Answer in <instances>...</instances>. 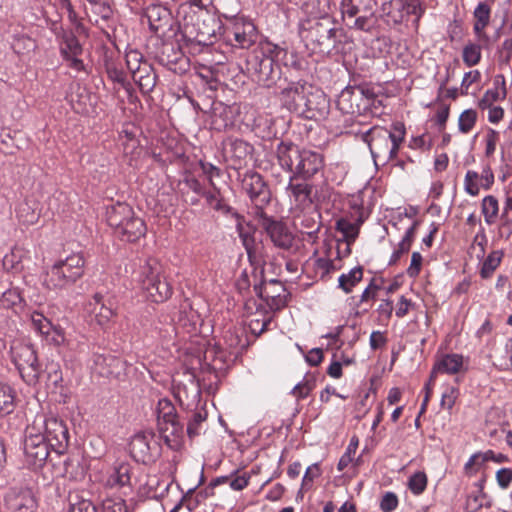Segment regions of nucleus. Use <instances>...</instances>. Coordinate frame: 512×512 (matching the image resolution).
Returning a JSON list of instances; mask_svg holds the SVG:
<instances>
[{"mask_svg": "<svg viewBox=\"0 0 512 512\" xmlns=\"http://www.w3.org/2000/svg\"><path fill=\"white\" fill-rule=\"evenodd\" d=\"M349 133L359 134L360 138L368 144L376 165L379 162L385 165L396 157L404 140L405 128L403 124L397 123L394 125V132L383 127L374 126L364 132L352 129Z\"/></svg>", "mask_w": 512, "mask_h": 512, "instance_id": "nucleus-1", "label": "nucleus"}, {"mask_svg": "<svg viewBox=\"0 0 512 512\" xmlns=\"http://www.w3.org/2000/svg\"><path fill=\"white\" fill-rule=\"evenodd\" d=\"M137 282L144 297L153 303H164L171 298L173 288L156 259H147L140 266Z\"/></svg>", "mask_w": 512, "mask_h": 512, "instance_id": "nucleus-2", "label": "nucleus"}, {"mask_svg": "<svg viewBox=\"0 0 512 512\" xmlns=\"http://www.w3.org/2000/svg\"><path fill=\"white\" fill-rule=\"evenodd\" d=\"M85 259L80 253H73L49 267L43 278V285L50 290H61L73 285L84 274Z\"/></svg>", "mask_w": 512, "mask_h": 512, "instance_id": "nucleus-3", "label": "nucleus"}, {"mask_svg": "<svg viewBox=\"0 0 512 512\" xmlns=\"http://www.w3.org/2000/svg\"><path fill=\"white\" fill-rule=\"evenodd\" d=\"M338 29L328 16L308 20L303 24L300 35L307 47L314 52H329L335 46Z\"/></svg>", "mask_w": 512, "mask_h": 512, "instance_id": "nucleus-4", "label": "nucleus"}, {"mask_svg": "<svg viewBox=\"0 0 512 512\" xmlns=\"http://www.w3.org/2000/svg\"><path fill=\"white\" fill-rule=\"evenodd\" d=\"M375 7V0H342L341 13L343 19L353 20L351 28L374 33L378 27Z\"/></svg>", "mask_w": 512, "mask_h": 512, "instance_id": "nucleus-5", "label": "nucleus"}, {"mask_svg": "<svg viewBox=\"0 0 512 512\" xmlns=\"http://www.w3.org/2000/svg\"><path fill=\"white\" fill-rule=\"evenodd\" d=\"M39 434H43L50 447L62 453L69 441L68 428L63 420L56 416L38 414L30 424Z\"/></svg>", "mask_w": 512, "mask_h": 512, "instance_id": "nucleus-6", "label": "nucleus"}, {"mask_svg": "<svg viewBox=\"0 0 512 512\" xmlns=\"http://www.w3.org/2000/svg\"><path fill=\"white\" fill-rule=\"evenodd\" d=\"M11 358L27 384L32 385L38 381L41 367L32 344L14 341L11 346Z\"/></svg>", "mask_w": 512, "mask_h": 512, "instance_id": "nucleus-7", "label": "nucleus"}, {"mask_svg": "<svg viewBox=\"0 0 512 512\" xmlns=\"http://www.w3.org/2000/svg\"><path fill=\"white\" fill-rule=\"evenodd\" d=\"M248 73L258 84L271 87L281 78V68L271 58L252 53L246 61Z\"/></svg>", "mask_w": 512, "mask_h": 512, "instance_id": "nucleus-8", "label": "nucleus"}, {"mask_svg": "<svg viewBox=\"0 0 512 512\" xmlns=\"http://www.w3.org/2000/svg\"><path fill=\"white\" fill-rule=\"evenodd\" d=\"M368 91L360 86H347L339 94L336 106L344 115L352 117L362 115L371 105Z\"/></svg>", "mask_w": 512, "mask_h": 512, "instance_id": "nucleus-9", "label": "nucleus"}, {"mask_svg": "<svg viewBox=\"0 0 512 512\" xmlns=\"http://www.w3.org/2000/svg\"><path fill=\"white\" fill-rule=\"evenodd\" d=\"M130 453L135 461L143 464L154 462L161 454L159 441L153 431L136 433L130 441Z\"/></svg>", "mask_w": 512, "mask_h": 512, "instance_id": "nucleus-10", "label": "nucleus"}, {"mask_svg": "<svg viewBox=\"0 0 512 512\" xmlns=\"http://www.w3.org/2000/svg\"><path fill=\"white\" fill-rule=\"evenodd\" d=\"M242 187L255 205L256 215H263V207L271 199L270 190L263 177L255 171H247L242 179Z\"/></svg>", "mask_w": 512, "mask_h": 512, "instance_id": "nucleus-11", "label": "nucleus"}, {"mask_svg": "<svg viewBox=\"0 0 512 512\" xmlns=\"http://www.w3.org/2000/svg\"><path fill=\"white\" fill-rule=\"evenodd\" d=\"M49 447L50 445L45 440L44 435L39 434L34 427L28 425L24 441L27 464L33 467L42 466L49 455Z\"/></svg>", "mask_w": 512, "mask_h": 512, "instance_id": "nucleus-12", "label": "nucleus"}, {"mask_svg": "<svg viewBox=\"0 0 512 512\" xmlns=\"http://www.w3.org/2000/svg\"><path fill=\"white\" fill-rule=\"evenodd\" d=\"M191 20V23H186L184 26L185 35L198 44H211L213 38L216 37L217 28H219L217 20L209 15L205 17L198 15L195 18L192 17Z\"/></svg>", "mask_w": 512, "mask_h": 512, "instance_id": "nucleus-13", "label": "nucleus"}, {"mask_svg": "<svg viewBox=\"0 0 512 512\" xmlns=\"http://www.w3.org/2000/svg\"><path fill=\"white\" fill-rule=\"evenodd\" d=\"M312 87L304 80L290 82L280 91L279 99L286 109L299 114Z\"/></svg>", "mask_w": 512, "mask_h": 512, "instance_id": "nucleus-14", "label": "nucleus"}, {"mask_svg": "<svg viewBox=\"0 0 512 512\" xmlns=\"http://www.w3.org/2000/svg\"><path fill=\"white\" fill-rule=\"evenodd\" d=\"M259 217L262 219V228L274 246L282 250H290L294 244V235L288 226L282 221L266 216L265 213L259 215Z\"/></svg>", "mask_w": 512, "mask_h": 512, "instance_id": "nucleus-15", "label": "nucleus"}, {"mask_svg": "<svg viewBox=\"0 0 512 512\" xmlns=\"http://www.w3.org/2000/svg\"><path fill=\"white\" fill-rule=\"evenodd\" d=\"M254 289L257 295L274 311L281 310L287 305L289 293L278 280L264 281Z\"/></svg>", "mask_w": 512, "mask_h": 512, "instance_id": "nucleus-16", "label": "nucleus"}, {"mask_svg": "<svg viewBox=\"0 0 512 512\" xmlns=\"http://www.w3.org/2000/svg\"><path fill=\"white\" fill-rule=\"evenodd\" d=\"M330 101L325 93L315 87L309 92L302 110L298 115L310 120H322L328 115Z\"/></svg>", "mask_w": 512, "mask_h": 512, "instance_id": "nucleus-17", "label": "nucleus"}, {"mask_svg": "<svg viewBox=\"0 0 512 512\" xmlns=\"http://www.w3.org/2000/svg\"><path fill=\"white\" fill-rule=\"evenodd\" d=\"M88 312L91 323L107 328L112 319L116 316V310L110 299H105L101 294L96 293L88 304Z\"/></svg>", "mask_w": 512, "mask_h": 512, "instance_id": "nucleus-18", "label": "nucleus"}, {"mask_svg": "<svg viewBox=\"0 0 512 512\" xmlns=\"http://www.w3.org/2000/svg\"><path fill=\"white\" fill-rule=\"evenodd\" d=\"M227 37L229 41L235 42L234 46L249 48L257 40V29L251 21L238 18L227 29Z\"/></svg>", "mask_w": 512, "mask_h": 512, "instance_id": "nucleus-19", "label": "nucleus"}, {"mask_svg": "<svg viewBox=\"0 0 512 512\" xmlns=\"http://www.w3.org/2000/svg\"><path fill=\"white\" fill-rule=\"evenodd\" d=\"M240 114V106L236 103L226 105L222 102H216L212 106L211 127L216 131H226L232 128Z\"/></svg>", "mask_w": 512, "mask_h": 512, "instance_id": "nucleus-20", "label": "nucleus"}, {"mask_svg": "<svg viewBox=\"0 0 512 512\" xmlns=\"http://www.w3.org/2000/svg\"><path fill=\"white\" fill-rule=\"evenodd\" d=\"M92 369L106 378H119L125 370V362L112 354H94Z\"/></svg>", "mask_w": 512, "mask_h": 512, "instance_id": "nucleus-21", "label": "nucleus"}, {"mask_svg": "<svg viewBox=\"0 0 512 512\" xmlns=\"http://www.w3.org/2000/svg\"><path fill=\"white\" fill-rule=\"evenodd\" d=\"M300 176L291 175L286 192L297 207L306 208L313 203L314 186L306 181H300Z\"/></svg>", "mask_w": 512, "mask_h": 512, "instance_id": "nucleus-22", "label": "nucleus"}, {"mask_svg": "<svg viewBox=\"0 0 512 512\" xmlns=\"http://www.w3.org/2000/svg\"><path fill=\"white\" fill-rule=\"evenodd\" d=\"M6 505L10 512H35L36 499L30 489H13L6 498Z\"/></svg>", "mask_w": 512, "mask_h": 512, "instance_id": "nucleus-23", "label": "nucleus"}, {"mask_svg": "<svg viewBox=\"0 0 512 512\" xmlns=\"http://www.w3.org/2000/svg\"><path fill=\"white\" fill-rule=\"evenodd\" d=\"M301 149L292 142H280L277 146L276 155L279 165L286 171L297 175V165L300 160Z\"/></svg>", "mask_w": 512, "mask_h": 512, "instance_id": "nucleus-24", "label": "nucleus"}, {"mask_svg": "<svg viewBox=\"0 0 512 512\" xmlns=\"http://www.w3.org/2000/svg\"><path fill=\"white\" fill-rule=\"evenodd\" d=\"M323 156L315 151L301 149L300 160L297 165V175L307 179L314 176L323 168Z\"/></svg>", "mask_w": 512, "mask_h": 512, "instance_id": "nucleus-25", "label": "nucleus"}, {"mask_svg": "<svg viewBox=\"0 0 512 512\" xmlns=\"http://www.w3.org/2000/svg\"><path fill=\"white\" fill-rule=\"evenodd\" d=\"M410 12L411 6L405 0H389L382 4V17L388 24L402 23Z\"/></svg>", "mask_w": 512, "mask_h": 512, "instance_id": "nucleus-26", "label": "nucleus"}, {"mask_svg": "<svg viewBox=\"0 0 512 512\" xmlns=\"http://www.w3.org/2000/svg\"><path fill=\"white\" fill-rule=\"evenodd\" d=\"M40 215V203L33 195L27 196L16 209V216L23 225L36 224Z\"/></svg>", "mask_w": 512, "mask_h": 512, "instance_id": "nucleus-27", "label": "nucleus"}, {"mask_svg": "<svg viewBox=\"0 0 512 512\" xmlns=\"http://www.w3.org/2000/svg\"><path fill=\"white\" fill-rule=\"evenodd\" d=\"M146 225L144 221L136 216L132 215L131 219L125 221L123 225L115 232V235L122 241L135 242L146 234Z\"/></svg>", "mask_w": 512, "mask_h": 512, "instance_id": "nucleus-28", "label": "nucleus"}, {"mask_svg": "<svg viewBox=\"0 0 512 512\" xmlns=\"http://www.w3.org/2000/svg\"><path fill=\"white\" fill-rule=\"evenodd\" d=\"M160 438L171 450H178L183 443V425L179 421L158 425Z\"/></svg>", "mask_w": 512, "mask_h": 512, "instance_id": "nucleus-29", "label": "nucleus"}, {"mask_svg": "<svg viewBox=\"0 0 512 512\" xmlns=\"http://www.w3.org/2000/svg\"><path fill=\"white\" fill-rule=\"evenodd\" d=\"M133 214L135 213L131 206L118 202L106 208V222L115 233L125 221L131 219Z\"/></svg>", "mask_w": 512, "mask_h": 512, "instance_id": "nucleus-30", "label": "nucleus"}, {"mask_svg": "<svg viewBox=\"0 0 512 512\" xmlns=\"http://www.w3.org/2000/svg\"><path fill=\"white\" fill-rule=\"evenodd\" d=\"M17 406V392L7 382L0 381V418L10 415Z\"/></svg>", "mask_w": 512, "mask_h": 512, "instance_id": "nucleus-31", "label": "nucleus"}, {"mask_svg": "<svg viewBox=\"0 0 512 512\" xmlns=\"http://www.w3.org/2000/svg\"><path fill=\"white\" fill-rule=\"evenodd\" d=\"M474 17V25L473 30L475 34L482 38L485 35V29L490 23V17H491V6L488 2H480L473 12Z\"/></svg>", "mask_w": 512, "mask_h": 512, "instance_id": "nucleus-32", "label": "nucleus"}, {"mask_svg": "<svg viewBox=\"0 0 512 512\" xmlns=\"http://www.w3.org/2000/svg\"><path fill=\"white\" fill-rule=\"evenodd\" d=\"M463 367V356L459 354L443 355L434 365L433 373L456 374Z\"/></svg>", "mask_w": 512, "mask_h": 512, "instance_id": "nucleus-33", "label": "nucleus"}, {"mask_svg": "<svg viewBox=\"0 0 512 512\" xmlns=\"http://www.w3.org/2000/svg\"><path fill=\"white\" fill-rule=\"evenodd\" d=\"M132 77L143 94L150 93L155 87L156 75L153 72L152 67L147 62H143L142 69L134 73Z\"/></svg>", "mask_w": 512, "mask_h": 512, "instance_id": "nucleus-34", "label": "nucleus"}, {"mask_svg": "<svg viewBox=\"0 0 512 512\" xmlns=\"http://www.w3.org/2000/svg\"><path fill=\"white\" fill-rule=\"evenodd\" d=\"M146 17L150 29L157 33L168 23L169 12L160 5H151L146 9Z\"/></svg>", "mask_w": 512, "mask_h": 512, "instance_id": "nucleus-35", "label": "nucleus"}, {"mask_svg": "<svg viewBox=\"0 0 512 512\" xmlns=\"http://www.w3.org/2000/svg\"><path fill=\"white\" fill-rule=\"evenodd\" d=\"M131 482V467L127 463H121L113 469L107 479V485L110 487H123L130 485Z\"/></svg>", "mask_w": 512, "mask_h": 512, "instance_id": "nucleus-36", "label": "nucleus"}, {"mask_svg": "<svg viewBox=\"0 0 512 512\" xmlns=\"http://www.w3.org/2000/svg\"><path fill=\"white\" fill-rule=\"evenodd\" d=\"M83 52V48L77 39V37L74 35L73 32H64L62 35V39L60 42V53L61 56H68V55H74V56H80Z\"/></svg>", "mask_w": 512, "mask_h": 512, "instance_id": "nucleus-37", "label": "nucleus"}, {"mask_svg": "<svg viewBox=\"0 0 512 512\" xmlns=\"http://www.w3.org/2000/svg\"><path fill=\"white\" fill-rule=\"evenodd\" d=\"M363 268L354 267L348 273H343L338 279L339 287L345 292L350 293L353 288L362 280Z\"/></svg>", "mask_w": 512, "mask_h": 512, "instance_id": "nucleus-38", "label": "nucleus"}, {"mask_svg": "<svg viewBox=\"0 0 512 512\" xmlns=\"http://www.w3.org/2000/svg\"><path fill=\"white\" fill-rule=\"evenodd\" d=\"M489 459H493V451L488 450L484 453L477 452L471 455L468 461L464 465V473L468 477L474 476L479 468Z\"/></svg>", "mask_w": 512, "mask_h": 512, "instance_id": "nucleus-39", "label": "nucleus"}, {"mask_svg": "<svg viewBox=\"0 0 512 512\" xmlns=\"http://www.w3.org/2000/svg\"><path fill=\"white\" fill-rule=\"evenodd\" d=\"M493 364L500 370L512 369V337L507 340L503 349L495 352Z\"/></svg>", "mask_w": 512, "mask_h": 512, "instance_id": "nucleus-40", "label": "nucleus"}, {"mask_svg": "<svg viewBox=\"0 0 512 512\" xmlns=\"http://www.w3.org/2000/svg\"><path fill=\"white\" fill-rule=\"evenodd\" d=\"M178 421L174 405L168 399H160L157 405V423L163 425L165 423Z\"/></svg>", "mask_w": 512, "mask_h": 512, "instance_id": "nucleus-41", "label": "nucleus"}, {"mask_svg": "<svg viewBox=\"0 0 512 512\" xmlns=\"http://www.w3.org/2000/svg\"><path fill=\"white\" fill-rule=\"evenodd\" d=\"M255 53L259 55H265L277 63V61L283 60V58L287 55V49L268 40H265L260 43V49L255 51Z\"/></svg>", "mask_w": 512, "mask_h": 512, "instance_id": "nucleus-42", "label": "nucleus"}, {"mask_svg": "<svg viewBox=\"0 0 512 512\" xmlns=\"http://www.w3.org/2000/svg\"><path fill=\"white\" fill-rule=\"evenodd\" d=\"M482 213L488 225H492L496 222L499 213V205L496 197L488 195L483 198Z\"/></svg>", "mask_w": 512, "mask_h": 512, "instance_id": "nucleus-43", "label": "nucleus"}, {"mask_svg": "<svg viewBox=\"0 0 512 512\" xmlns=\"http://www.w3.org/2000/svg\"><path fill=\"white\" fill-rule=\"evenodd\" d=\"M26 252L22 248L15 247L3 258V265L6 269L21 271L23 269V259Z\"/></svg>", "mask_w": 512, "mask_h": 512, "instance_id": "nucleus-44", "label": "nucleus"}, {"mask_svg": "<svg viewBox=\"0 0 512 512\" xmlns=\"http://www.w3.org/2000/svg\"><path fill=\"white\" fill-rule=\"evenodd\" d=\"M202 196L205 198L207 204L214 210L224 214L230 212L231 208L223 201L219 189L215 186L212 191H205Z\"/></svg>", "mask_w": 512, "mask_h": 512, "instance_id": "nucleus-45", "label": "nucleus"}, {"mask_svg": "<svg viewBox=\"0 0 512 512\" xmlns=\"http://www.w3.org/2000/svg\"><path fill=\"white\" fill-rule=\"evenodd\" d=\"M503 253L501 251H492L487 258L484 260L480 275L482 278L487 279L492 276L494 271L497 269V267L500 265L502 260Z\"/></svg>", "mask_w": 512, "mask_h": 512, "instance_id": "nucleus-46", "label": "nucleus"}, {"mask_svg": "<svg viewBox=\"0 0 512 512\" xmlns=\"http://www.w3.org/2000/svg\"><path fill=\"white\" fill-rule=\"evenodd\" d=\"M30 320L33 329L40 335H48L52 329V322L39 311H33L30 314Z\"/></svg>", "mask_w": 512, "mask_h": 512, "instance_id": "nucleus-47", "label": "nucleus"}, {"mask_svg": "<svg viewBox=\"0 0 512 512\" xmlns=\"http://www.w3.org/2000/svg\"><path fill=\"white\" fill-rule=\"evenodd\" d=\"M462 59L468 67L477 65L481 60V46L471 42L466 44L462 51Z\"/></svg>", "mask_w": 512, "mask_h": 512, "instance_id": "nucleus-48", "label": "nucleus"}, {"mask_svg": "<svg viewBox=\"0 0 512 512\" xmlns=\"http://www.w3.org/2000/svg\"><path fill=\"white\" fill-rule=\"evenodd\" d=\"M477 112L474 109L464 110L458 119L459 131L463 134H468L476 125Z\"/></svg>", "mask_w": 512, "mask_h": 512, "instance_id": "nucleus-49", "label": "nucleus"}, {"mask_svg": "<svg viewBox=\"0 0 512 512\" xmlns=\"http://www.w3.org/2000/svg\"><path fill=\"white\" fill-rule=\"evenodd\" d=\"M336 230L342 233L349 243L355 241L359 234V226L343 218L337 220Z\"/></svg>", "mask_w": 512, "mask_h": 512, "instance_id": "nucleus-50", "label": "nucleus"}, {"mask_svg": "<svg viewBox=\"0 0 512 512\" xmlns=\"http://www.w3.org/2000/svg\"><path fill=\"white\" fill-rule=\"evenodd\" d=\"M252 147L241 139L231 140L229 143V153L232 158L237 160L244 159L247 155L251 153Z\"/></svg>", "mask_w": 512, "mask_h": 512, "instance_id": "nucleus-51", "label": "nucleus"}, {"mask_svg": "<svg viewBox=\"0 0 512 512\" xmlns=\"http://www.w3.org/2000/svg\"><path fill=\"white\" fill-rule=\"evenodd\" d=\"M359 440L357 437H352L350 443L345 451V453L341 456L337 469L339 471H343L349 464L354 461V455L358 448Z\"/></svg>", "mask_w": 512, "mask_h": 512, "instance_id": "nucleus-52", "label": "nucleus"}, {"mask_svg": "<svg viewBox=\"0 0 512 512\" xmlns=\"http://www.w3.org/2000/svg\"><path fill=\"white\" fill-rule=\"evenodd\" d=\"M408 487L415 495H420L427 487V476L424 472L418 471L411 475L408 481Z\"/></svg>", "mask_w": 512, "mask_h": 512, "instance_id": "nucleus-53", "label": "nucleus"}, {"mask_svg": "<svg viewBox=\"0 0 512 512\" xmlns=\"http://www.w3.org/2000/svg\"><path fill=\"white\" fill-rule=\"evenodd\" d=\"M22 302V297L17 289H8L0 297V305L6 309H12Z\"/></svg>", "mask_w": 512, "mask_h": 512, "instance_id": "nucleus-54", "label": "nucleus"}, {"mask_svg": "<svg viewBox=\"0 0 512 512\" xmlns=\"http://www.w3.org/2000/svg\"><path fill=\"white\" fill-rule=\"evenodd\" d=\"M479 174L476 171L468 170L464 178V189L471 196H477L480 192L478 184Z\"/></svg>", "mask_w": 512, "mask_h": 512, "instance_id": "nucleus-55", "label": "nucleus"}, {"mask_svg": "<svg viewBox=\"0 0 512 512\" xmlns=\"http://www.w3.org/2000/svg\"><path fill=\"white\" fill-rule=\"evenodd\" d=\"M102 512H127V507L120 498H107L102 502Z\"/></svg>", "mask_w": 512, "mask_h": 512, "instance_id": "nucleus-56", "label": "nucleus"}, {"mask_svg": "<svg viewBox=\"0 0 512 512\" xmlns=\"http://www.w3.org/2000/svg\"><path fill=\"white\" fill-rule=\"evenodd\" d=\"M206 420V413L196 412L193 414L191 420L187 425V433L190 438H194L199 435L201 424Z\"/></svg>", "mask_w": 512, "mask_h": 512, "instance_id": "nucleus-57", "label": "nucleus"}, {"mask_svg": "<svg viewBox=\"0 0 512 512\" xmlns=\"http://www.w3.org/2000/svg\"><path fill=\"white\" fill-rule=\"evenodd\" d=\"M481 79V73L478 70H471L464 74L461 82L460 94L468 95L469 88L472 84L479 82Z\"/></svg>", "mask_w": 512, "mask_h": 512, "instance_id": "nucleus-58", "label": "nucleus"}, {"mask_svg": "<svg viewBox=\"0 0 512 512\" xmlns=\"http://www.w3.org/2000/svg\"><path fill=\"white\" fill-rule=\"evenodd\" d=\"M126 65L132 75L142 69L143 63L141 53L136 50L129 51L126 54Z\"/></svg>", "mask_w": 512, "mask_h": 512, "instance_id": "nucleus-59", "label": "nucleus"}, {"mask_svg": "<svg viewBox=\"0 0 512 512\" xmlns=\"http://www.w3.org/2000/svg\"><path fill=\"white\" fill-rule=\"evenodd\" d=\"M486 495L482 492V488L476 493L468 496L466 500V509L468 512H476L484 506Z\"/></svg>", "mask_w": 512, "mask_h": 512, "instance_id": "nucleus-60", "label": "nucleus"}, {"mask_svg": "<svg viewBox=\"0 0 512 512\" xmlns=\"http://www.w3.org/2000/svg\"><path fill=\"white\" fill-rule=\"evenodd\" d=\"M459 396V390L453 386L447 387L442 393L441 406L451 410Z\"/></svg>", "mask_w": 512, "mask_h": 512, "instance_id": "nucleus-61", "label": "nucleus"}, {"mask_svg": "<svg viewBox=\"0 0 512 512\" xmlns=\"http://www.w3.org/2000/svg\"><path fill=\"white\" fill-rule=\"evenodd\" d=\"M381 287H382V280L380 281V283H378V281L373 278L371 280V282L369 283V285L362 292L361 297H360V302L364 303L369 300H375L378 295V291L381 289Z\"/></svg>", "mask_w": 512, "mask_h": 512, "instance_id": "nucleus-62", "label": "nucleus"}, {"mask_svg": "<svg viewBox=\"0 0 512 512\" xmlns=\"http://www.w3.org/2000/svg\"><path fill=\"white\" fill-rule=\"evenodd\" d=\"M512 57V38L505 39L498 49L500 64H508Z\"/></svg>", "mask_w": 512, "mask_h": 512, "instance_id": "nucleus-63", "label": "nucleus"}, {"mask_svg": "<svg viewBox=\"0 0 512 512\" xmlns=\"http://www.w3.org/2000/svg\"><path fill=\"white\" fill-rule=\"evenodd\" d=\"M502 226L512 229V197L507 196L505 199L502 214L500 216Z\"/></svg>", "mask_w": 512, "mask_h": 512, "instance_id": "nucleus-64", "label": "nucleus"}]
</instances>
